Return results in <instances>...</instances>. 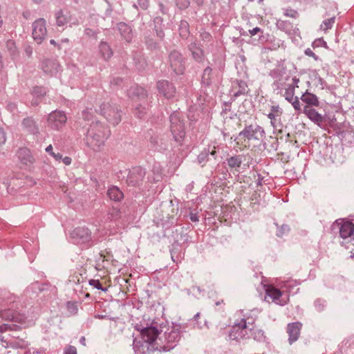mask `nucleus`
<instances>
[{"label": "nucleus", "mask_w": 354, "mask_h": 354, "mask_svg": "<svg viewBox=\"0 0 354 354\" xmlns=\"http://www.w3.org/2000/svg\"><path fill=\"white\" fill-rule=\"evenodd\" d=\"M46 21L43 19L36 20L33 24L32 36L38 43L41 42L46 37Z\"/></svg>", "instance_id": "obj_2"}, {"label": "nucleus", "mask_w": 354, "mask_h": 354, "mask_svg": "<svg viewBox=\"0 0 354 354\" xmlns=\"http://www.w3.org/2000/svg\"><path fill=\"white\" fill-rule=\"evenodd\" d=\"M63 161L66 165H69L71 164V159L69 157H66L64 158Z\"/></svg>", "instance_id": "obj_25"}, {"label": "nucleus", "mask_w": 354, "mask_h": 354, "mask_svg": "<svg viewBox=\"0 0 354 354\" xmlns=\"http://www.w3.org/2000/svg\"><path fill=\"white\" fill-rule=\"evenodd\" d=\"M227 163L231 167H239L241 161L238 157H231L227 160Z\"/></svg>", "instance_id": "obj_14"}, {"label": "nucleus", "mask_w": 354, "mask_h": 354, "mask_svg": "<svg viewBox=\"0 0 354 354\" xmlns=\"http://www.w3.org/2000/svg\"><path fill=\"white\" fill-rule=\"evenodd\" d=\"M241 317L237 319L229 332L228 340L239 341L245 338L248 335V327L253 326L256 321V317L248 313H243L241 312Z\"/></svg>", "instance_id": "obj_1"}, {"label": "nucleus", "mask_w": 354, "mask_h": 354, "mask_svg": "<svg viewBox=\"0 0 354 354\" xmlns=\"http://www.w3.org/2000/svg\"><path fill=\"white\" fill-rule=\"evenodd\" d=\"M168 336L169 341L171 342H174L177 341L180 336H179V330L178 329H172L168 334L167 335Z\"/></svg>", "instance_id": "obj_12"}, {"label": "nucleus", "mask_w": 354, "mask_h": 354, "mask_svg": "<svg viewBox=\"0 0 354 354\" xmlns=\"http://www.w3.org/2000/svg\"><path fill=\"white\" fill-rule=\"evenodd\" d=\"M284 15L288 17L296 18L297 16V12L293 9L288 8L286 10Z\"/></svg>", "instance_id": "obj_17"}, {"label": "nucleus", "mask_w": 354, "mask_h": 354, "mask_svg": "<svg viewBox=\"0 0 354 354\" xmlns=\"http://www.w3.org/2000/svg\"><path fill=\"white\" fill-rule=\"evenodd\" d=\"M249 1H253L254 0H248Z\"/></svg>", "instance_id": "obj_33"}, {"label": "nucleus", "mask_w": 354, "mask_h": 354, "mask_svg": "<svg viewBox=\"0 0 354 354\" xmlns=\"http://www.w3.org/2000/svg\"><path fill=\"white\" fill-rule=\"evenodd\" d=\"M334 19H328L322 24L321 28L323 30L326 31L332 27Z\"/></svg>", "instance_id": "obj_15"}, {"label": "nucleus", "mask_w": 354, "mask_h": 354, "mask_svg": "<svg viewBox=\"0 0 354 354\" xmlns=\"http://www.w3.org/2000/svg\"><path fill=\"white\" fill-rule=\"evenodd\" d=\"M6 141L5 135L3 131H0V144L4 143Z\"/></svg>", "instance_id": "obj_24"}, {"label": "nucleus", "mask_w": 354, "mask_h": 354, "mask_svg": "<svg viewBox=\"0 0 354 354\" xmlns=\"http://www.w3.org/2000/svg\"><path fill=\"white\" fill-rule=\"evenodd\" d=\"M292 103V105L293 106L294 109L299 111V112H301V104H300V102L299 100V98L297 97H295L294 100H292V101L290 102Z\"/></svg>", "instance_id": "obj_16"}, {"label": "nucleus", "mask_w": 354, "mask_h": 354, "mask_svg": "<svg viewBox=\"0 0 354 354\" xmlns=\"http://www.w3.org/2000/svg\"><path fill=\"white\" fill-rule=\"evenodd\" d=\"M301 324L300 322H293L288 324L287 332L288 333V340L290 344L297 341L300 335L301 328Z\"/></svg>", "instance_id": "obj_5"}, {"label": "nucleus", "mask_w": 354, "mask_h": 354, "mask_svg": "<svg viewBox=\"0 0 354 354\" xmlns=\"http://www.w3.org/2000/svg\"><path fill=\"white\" fill-rule=\"evenodd\" d=\"M339 225V235L342 239H347L354 233V224L349 221H342Z\"/></svg>", "instance_id": "obj_6"}, {"label": "nucleus", "mask_w": 354, "mask_h": 354, "mask_svg": "<svg viewBox=\"0 0 354 354\" xmlns=\"http://www.w3.org/2000/svg\"><path fill=\"white\" fill-rule=\"evenodd\" d=\"M89 284L98 290H102L101 283L98 280L91 279L89 281Z\"/></svg>", "instance_id": "obj_18"}, {"label": "nucleus", "mask_w": 354, "mask_h": 354, "mask_svg": "<svg viewBox=\"0 0 354 354\" xmlns=\"http://www.w3.org/2000/svg\"><path fill=\"white\" fill-rule=\"evenodd\" d=\"M301 100L304 103V106L318 107L320 104L317 95L308 92L304 93L301 95Z\"/></svg>", "instance_id": "obj_7"}, {"label": "nucleus", "mask_w": 354, "mask_h": 354, "mask_svg": "<svg viewBox=\"0 0 354 354\" xmlns=\"http://www.w3.org/2000/svg\"><path fill=\"white\" fill-rule=\"evenodd\" d=\"M248 337L252 338L257 342H263L266 339L264 332L258 328H248Z\"/></svg>", "instance_id": "obj_9"}, {"label": "nucleus", "mask_w": 354, "mask_h": 354, "mask_svg": "<svg viewBox=\"0 0 354 354\" xmlns=\"http://www.w3.org/2000/svg\"><path fill=\"white\" fill-rule=\"evenodd\" d=\"M295 94V88L292 86H290L288 88H286L285 91V97L286 100L288 102L292 101V100L295 99L294 97Z\"/></svg>", "instance_id": "obj_13"}, {"label": "nucleus", "mask_w": 354, "mask_h": 354, "mask_svg": "<svg viewBox=\"0 0 354 354\" xmlns=\"http://www.w3.org/2000/svg\"><path fill=\"white\" fill-rule=\"evenodd\" d=\"M101 48H102V50H104H104H109V46L106 44H102L101 46Z\"/></svg>", "instance_id": "obj_27"}, {"label": "nucleus", "mask_w": 354, "mask_h": 354, "mask_svg": "<svg viewBox=\"0 0 354 354\" xmlns=\"http://www.w3.org/2000/svg\"><path fill=\"white\" fill-rule=\"evenodd\" d=\"M177 4L180 6V8H185L188 6L187 0H176Z\"/></svg>", "instance_id": "obj_20"}, {"label": "nucleus", "mask_w": 354, "mask_h": 354, "mask_svg": "<svg viewBox=\"0 0 354 354\" xmlns=\"http://www.w3.org/2000/svg\"><path fill=\"white\" fill-rule=\"evenodd\" d=\"M10 327L7 324H3L0 326V332L3 333L7 331Z\"/></svg>", "instance_id": "obj_23"}, {"label": "nucleus", "mask_w": 354, "mask_h": 354, "mask_svg": "<svg viewBox=\"0 0 354 354\" xmlns=\"http://www.w3.org/2000/svg\"><path fill=\"white\" fill-rule=\"evenodd\" d=\"M52 150H53V147H52V145H49V146H48V147H46V151L47 152H51V151H52Z\"/></svg>", "instance_id": "obj_28"}, {"label": "nucleus", "mask_w": 354, "mask_h": 354, "mask_svg": "<svg viewBox=\"0 0 354 354\" xmlns=\"http://www.w3.org/2000/svg\"><path fill=\"white\" fill-rule=\"evenodd\" d=\"M191 219H192V221H198V219H197V218H196V216H192V217H191Z\"/></svg>", "instance_id": "obj_31"}, {"label": "nucleus", "mask_w": 354, "mask_h": 354, "mask_svg": "<svg viewBox=\"0 0 354 354\" xmlns=\"http://www.w3.org/2000/svg\"><path fill=\"white\" fill-rule=\"evenodd\" d=\"M317 41L319 42V43H322L324 44L325 46L326 45V43L322 39H318Z\"/></svg>", "instance_id": "obj_30"}, {"label": "nucleus", "mask_w": 354, "mask_h": 354, "mask_svg": "<svg viewBox=\"0 0 354 354\" xmlns=\"http://www.w3.org/2000/svg\"><path fill=\"white\" fill-rule=\"evenodd\" d=\"M274 116H275V115H274V113H270L268 114V118H270V119H274Z\"/></svg>", "instance_id": "obj_29"}, {"label": "nucleus", "mask_w": 354, "mask_h": 354, "mask_svg": "<svg viewBox=\"0 0 354 354\" xmlns=\"http://www.w3.org/2000/svg\"><path fill=\"white\" fill-rule=\"evenodd\" d=\"M48 122L52 126L58 127L66 122V116L62 112L55 111L50 115Z\"/></svg>", "instance_id": "obj_8"}, {"label": "nucleus", "mask_w": 354, "mask_h": 354, "mask_svg": "<svg viewBox=\"0 0 354 354\" xmlns=\"http://www.w3.org/2000/svg\"><path fill=\"white\" fill-rule=\"evenodd\" d=\"M260 1H263V0H259Z\"/></svg>", "instance_id": "obj_34"}, {"label": "nucleus", "mask_w": 354, "mask_h": 354, "mask_svg": "<svg viewBox=\"0 0 354 354\" xmlns=\"http://www.w3.org/2000/svg\"><path fill=\"white\" fill-rule=\"evenodd\" d=\"M64 354H77V350L74 346H68L64 351Z\"/></svg>", "instance_id": "obj_19"}, {"label": "nucleus", "mask_w": 354, "mask_h": 354, "mask_svg": "<svg viewBox=\"0 0 354 354\" xmlns=\"http://www.w3.org/2000/svg\"><path fill=\"white\" fill-rule=\"evenodd\" d=\"M260 31H261V29L259 28H257V27H256V28L249 30L250 34L251 35H252V36L255 35L257 33H258Z\"/></svg>", "instance_id": "obj_22"}, {"label": "nucleus", "mask_w": 354, "mask_h": 354, "mask_svg": "<svg viewBox=\"0 0 354 354\" xmlns=\"http://www.w3.org/2000/svg\"><path fill=\"white\" fill-rule=\"evenodd\" d=\"M305 53L306 55L313 57L315 60L318 59V57L315 55V53L310 48L306 49L305 51Z\"/></svg>", "instance_id": "obj_21"}, {"label": "nucleus", "mask_w": 354, "mask_h": 354, "mask_svg": "<svg viewBox=\"0 0 354 354\" xmlns=\"http://www.w3.org/2000/svg\"><path fill=\"white\" fill-rule=\"evenodd\" d=\"M266 295L269 297L273 301L277 302L281 296V292L274 287L270 286L266 288Z\"/></svg>", "instance_id": "obj_11"}, {"label": "nucleus", "mask_w": 354, "mask_h": 354, "mask_svg": "<svg viewBox=\"0 0 354 354\" xmlns=\"http://www.w3.org/2000/svg\"><path fill=\"white\" fill-rule=\"evenodd\" d=\"M315 107L304 106L303 112L306 116L314 123L320 125L324 121V116L319 113Z\"/></svg>", "instance_id": "obj_4"}, {"label": "nucleus", "mask_w": 354, "mask_h": 354, "mask_svg": "<svg viewBox=\"0 0 354 354\" xmlns=\"http://www.w3.org/2000/svg\"><path fill=\"white\" fill-rule=\"evenodd\" d=\"M109 198L115 201H120L124 197L123 193L116 187H112L108 190Z\"/></svg>", "instance_id": "obj_10"}, {"label": "nucleus", "mask_w": 354, "mask_h": 354, "mask_svg": "<svg viewBox=\"0 0 354 354\" xmlns=\"http://www.w3.org/2000/svg\"><path fill=\"white\" fill-rule=\"evenodd\" d=\"M279 111V106H272V113H277Z\"/></svg>", "instance_id": "obj_26"}, {"label": "nucleus", "mask_w": 354, "mask_h": 354, "mask_svg": "<svg viewBox=\"0 0 354 354\" xmlns=\"http://www.w3.org/2000/svg\"><path fill=\"white\" fill-rule=\"evenodd\" d=\"M140 333L143 341L149 344L156 341L159 335L158 330L154 326L144 328L140 330Z\"/></svg>", "instance_id": "obj_3"}, {"label": "nucleus", "mask_w": 354, "mask_h": 354, "mask_svg": "<svg viewBox=\"0 0 354 354\" xmlns=\"http://www.w3.org/2000/svg\"><path fill=\"white\" fill-rule=\"evenodd\" d=\"M50 43L53 44H55V42L54 40H50Z\"/></svg>", "instance_id": "obj_32"}]
</instances>
